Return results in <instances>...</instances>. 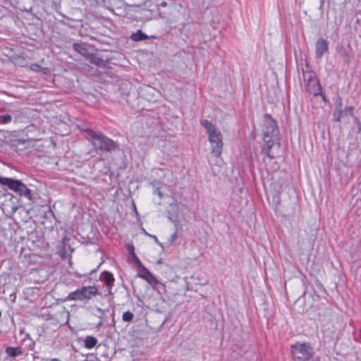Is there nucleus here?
Segmentation results:
<instances>
[{"label":"nucleus","mask_w":361,"mask_h":361,"mask_svg":"<svg viewBox=\"0 0 361 361\" xmlns=\"http://www.w3.org/2000/svg\"><path fill=\"white\" fill-rule=\"evenodd\" d=\"M263 140L265 143L262 148V152L267 157H274L271 153V148L277 145L279 147V129L276 121L269 114L264 117V124L262 128Z\"/></svg>","instance_id":"obj_1"},{"label":"nucleus","mask_w":361,"mask_h":361,"mask_svg":"<svg viewBox=\"0 0 361 361\" xmlns=\"http://www.w3.org/2000/svg\"><path fill=\"white\" fill-rule=\"evenodd\" d=\"M0 184L29 200H32V190L19 180L0 176Z\"/></svg>","instance_id":"obj_2"},{"label":"nucleus","mask_w":361,"mask_h":361,"mask_svg":"<svg viewBox=\"0 0 361 361\" xmlns=\"http://www.w3.org/2000/svg\"><path fill=\"white\" fill-rule=\"evenodd\" d=\"M0 184L29 200H32V190L19 180L0 176Z\"/></svg>","instance_id":"obj_3"},{"label":"nucleus","mask_w":361,"mask_h":361,"mask_svg":"<svg viewBox=\"0 0 361 361\" xmlns=\"http://www.w3.org/2000/svg\"><path fill=\"white\" fill-rule=\"evenodd\" d=\"M87 133L92 140V145L102 151L110 152L117 147L116 142L101 133H97L92 130H87Z\"/></svg>","instance_id":"obj_4"},{"label":"nucleus","mask_w":361,"mask_h":361,"mask_svg":"<svg viewBox=\"0 0 361 361\" xmlns=\"http://www.w3.org/2000/svg\"><path fill=\"white\" fill-rule=\"evenodd\" d=\"M98 295V290L94 286H83L75 291L71 292L67 299L69 300H88Z\"/></svg>","instance_id":"obj_5"},{"label":"nucleus","mask_w":361,"mask_h":361,"mask_svg":"<svg viewBox=\"0 0 361 361\" xmlns=\"http://www.w3.org/2000/svg\"><path fill=\"white\" fill-rule=\"evenodd\" d=\"M201 124L206 129V133L208 136V140L209 142L216 141H223V135L219 128L208 120H202Z\"/></svg>","instance_id":"obj_6"},{"label":"nucleus","mask_w":361,"mask_h":361,"mask_svg":"<svg viewBox=\"0 0 361 361\" xmlns=\"http://www.w3.org/2000/svg\"><path fill=\"white\" fill-rule=\"evenodd\" d=\"M73 49L80 55L85 56L92 63L98 64L97 59L90 54L87 44L85 43H74Z\"/></svg>","instance_id":"obj_7"},{"label":"nucleus","mask_w":361,"mask_h":361,"mask_svg":"<svg viewBox=\"0 0 361 361\" xmlns=\"http://www.w3.org/2000/svg\"><path fill=\"white\" fill-rule=\"evenodd\" d=\"M328 49V42L323 38H319L315 43V57L321 59Z\"/></svg>","instance_id":"obj_8"},{"label":"nucleus","mask_w":361,"mask_h":361,"mask_svg":"<svg viewBox=\"0 0 361 361\" xmlns=\"http://www.w3.org/2000/svg\"><path fill=\"white\" fill-rule=\"evenodd\" d=\"M305 87L307 92L313 96H317L321 93L322 87L318 80L306 82V84H305Z\"/></svg>","instance_id":"obj_9"},{"label":"nucleus","mask_w":361,"mask_h":361,"mask_svg":"<svg viewBox=\"0 0 361 361\" xmlns=\"http://www.w3.org/2000/svg\"><path fill=\"white\" fill-rule=\"evenodd\" d=\"M211 145L210 154L212 156H221L223 150V141L209 142Z\"/></svg>","instance_id":"obj_10"},{"label":"nucleus","mask_w":361,"mask_h":361,"mask_svg":"<svg viewBox=\"0 0 361 361\" xmlns=\"http://www.w3.org/2000/svg\"><path fill=\"white\" fill-rule=\"evenodd\" d=\"M334 121L338 122L342 118V100L341 98H338L336 102V110L333 114Z\"/></svg>","instance_id":"obj_11"},{"label":"nucleus","mask_w":361,"mask_h":361,"mask_svg":"<svg viewBox=\"0 0 361 361\" xmlns=\"http://www.w3.org/2000/svg\"><path fill=\"white\" fill-rule=\"evenodd\" d=\"M103 281L106 283V286L109 288V292H111V287L114 282V278L112 274L108 271H104L102 274Z\"/></svg>","instance_id":"obj_12"},{"label":"nucleus","mask_w":361,"mask_h":361,"mask_svg":"<svg viewBox=\"0 0 361 361\" xmlns=\"http://www.w3.org/2000/svg\"><path fill=\"white\" fill-rule=\"evenodd\" d=\"M98 341L96 337L87 336L84 339V347L87 349H92L97 344Z\"/></svg>","instance_id":"obj_13"},{"label":"nucleus","mask_w":361,"mask_h":361,"mask_svg":"<svg viewBox=\"0 0 361 361\" xmlns=\"http://www.w3.org/2000/svg\"><path fill=\"white\" fill-rule=\"evenodd\" d=\"M302 74L305 84L317 80L315 73L312 71L302 69Z\"/></svg>","instance_id":"obj_14"},{"label":"nucleus","mask_w":361,"mask_h":361,"mask_svg":"<svg viewBox=\"0 0 361 361\" xmlns=\"http://www.w3.org/2000/svg\"><path fill=\"white\" fill-rule=\"evenodd\" d=\"M132 40L135 42H139L142 40H145L149 39V37L142 32L140 30H137L136 32L133 33L130 36Z\"/></svg>","instance_id":"obj_15"},{"label":"nucleus","mask_w":361,"mask_h":361,"mask_svg":"<svg viewBox=\"0 0 361 361\" xmlns=\"http://www.w3.org/2000/svg\"><path fill=\"white\" fill-rule=\"evenodd\" d=\"M209 162L211 166H216L218 167H221L223 164V159L221 156H212L209 159Z\"/></svg>","instance_id":"obj_16"},{"label":"nucleus","mask_w":361,"mask_h":361,"mask_svg":"<svg viewBox=\"0 0 361 361\" xmlns=\"http://www.w3.org/2000/svg\"><path fill=\"white\" fill-rule=\"evenodd\" d=\"M21 205L13 204V203H6L4 204V209H6L8 212H9L11 214H14L19 207H20Z\"/></svg>","instance_id":"obj_17"},{"label":"nucleus","mask_w":361,"mask_h":361,"mask_svg":"<svg viewBox=\"0 0 361 361\" xmlns=\"http://www.w3.org/2000/svg\"><path fill=\"white\" fill-rule=\"evenodd\" d=\"M140 273L137 274V277L145 279L146 277L150 274V271L141 263L138 265Z\"/></svg>","instance_id":"obj_18"},{"label":"nucleus","mask_w":361,"mask_h":361,"mask_svg":"<svg viewBox=\"0 0 361 361\" xmlns=\"http://www.w3.org/2000/svg\"><path fill=\"white\" fill-rule=\"evenodd\" d=\"M145 280L153 288H155L157 285L160 283V282L152 273H150V274H149Z\"/></svg>","instance_id":"obj_19"},{"label":"nucleus","mask_w":361,"mask_h":361,"mask_svg":"<svg viewBox=\"0 0 361 361\" xmlns=\"http://www.w3.org/2000/svg\"><path fill=\"white\" fill-rule=\"evenodd\" d=\"M6 352L7 355L10 357H16L20 353V351L18 350V348H12V347L7 348L6 350Z\"/></svg>","instance_id":"obj_20"},{"label":"nucleus","mask_w":361,"mask_h":361,"mask_svg":"<svg viewBox=\"0 0 361 361\" xmlns=\"http://www.w3.org/2000/svg\"><path fill=\"white\" fill-rule=\"evenodd\" d=\"M133 317H134V315L130 311H127V312H123V314L122 315V319L124 322H129L132 321V319H133Z\"/></svg>","instance_id":"obj_21"},{"label":"nucleus","mask_w":361,"mask_h":361,"mask_svg":"<svg viewBox=\"0 0 361 361\" xmlns=\"http://www.w3.org/2000/svg\"><path fill=\"white\" fill-rule=\"evenodd\" d=\"M353 111L354 108L353 106H346L344 109H342V117L345 115L353 116Z\"/></svg>","instance_id":"obj_22"},{"label":"nucleus","mask_w":361,"mask_h":361,"mask_svg":"<svg viewBox=\"0 0 361 361\" xmlns=\"http://www.w3.org/2000/svg\"><path fill=\"white\" fill-rule=\"evenodd\" d=\"M11 121V116L8 114H4L0 116V123L2 124H6Z\"/></svg>","instance_id":"obj_23"},{"label":"nucleus","mask_w":361,"mask_h":361,"mask_svg":"<svg viewBox=\"0 0 361 361\" xmlns=\"http://www.w3.org/2000/svg\"><path fill=\"white\" fill-rule=\"evenodd\" d=\"M177 238H178L177 232L173 233L171 235V237L167 240V241L166 242V245L167 246L171 245L176 240Z\"/></svg>","instance_id":"obj_24"},{"label":"nucleus","mask_w":361,"mask_h":361,"mask_svg":"<svg viewBox=\"0 0 361 361\" xmlns=\"http://www.w3.org/2000/svg\"><path fill=\"white\" fill-rule=\"evenodd\" d=\"M40 67L37 63H32L29 66V69L34 72H39Z\"/></svg>","instance_id":"obj_25"},{"label":"nucleus","mask_w":361,"mask_h":361,"mask_svg":"<svg viewBox=\"0 0 361 361\" xmlns=\"http://www.w3.org/2000/svg\"><path fill=\"white\" fill-rule=\"evenodd\" d=\"M130 257H132L133 262L137 264V266L139 264H141V262L140 261V259H138V257H137L136 254L135 253V252H133V253H131L130 255Z\"/></svg>","instance_id":"obj_26"},{"label":"nucleus","mask_w":361,"mask_h":361,"mask_svg":"<svg viewBox=\"0 0 361 361\" xmlns=\"http://www.w3.org/2000/svg\"><path fill=\"white\" fill-rule=\"evenodd\" d=\"M354 122L357 124V131L359 133H361V123H360V121L357 119V118H354Z\"/></svg>","instance_id":"obj_27"},{"label":"nucleus","mask_w":361,"mask_h":361,"mask_svg":"<svg viewBox=\"0 0 361 361\" xmlns=\"http://www.w3.org/2000/svg\"><path fill=\"white\" fill-rule=\"evenodd\" d=\"M149 237H151L152 238L154 239V240L155 241V243L157 244H158L159 245H160L161 247H163V245L161 243H160L157 238V237L156 235H149Z\"/></svg>","instance_id":"obj_28"},{"label":"nucleus","mask_w":361,"mask_h":361,"mask_svg":"<svg viewBox=\"0 0 361 361\" xmlns=\"http://www.w3.org/2000/svg\"><path fill=\"white\" fill-rule=\"evenodd\" d=\"M49 71H50V70L48 68L40 67L39 72H42L44 75L48 74L49 73Z\"/></svg>","instance_id":"obj_29"},{"label":"nucleus","mask_w":361,"mask_h":361,"mask_svg":"<svg viewBox=\"0 0 361 361\" xmlns=\"http://www.w3.org/2000/svg\"><path fill=\"white\" fill-rule=\"evenodd\" d=\"M154 194L157 195L160 198H162L163 195L159 188H156L154 191Z\"/></svg>","instance_id":"obj_30"},{"label":"nucleus","mask_w":361,"mask_h":361,"mask_svg":"<svg viewBox=\"0 0 361 361\" xmlns=\"http://www.w3.org/2000/svg\"><path fill=\"white\" fill-rule=\"evenodd\" d=\"M127 247H128V250L129 252V254L130 255L131 253H133V252H134V247L132 245H128Z\"/></svg>","instance_id":"obj_31"},{"label":"nucleus","mask_w":361,"mask_h":361,"mask_svg":"<svg viewBox=\"0 0 361 361\" xmlns=\"http://www.w3.org/2000/svg\"><path fill=\"white\" fill-rule=\"evenodd\" d=\"M157 6H161V7H166L167 6V3H166V1H161L160 3H159L157 4Z\"/></svg>","instance_id":"obj_32"},{"label":"nucleus","mask_w":361,"mask_h":361,"mask_svg":"<svg viewBox=\"0 0 361 361\" xmlns=\"http://www.w3.org/2000/svg\"><path fill=\"white\" fill-rule=\"evenodd\" d=\"M63 244L64 249H66V238L63 239Z\"/></svg>","instance_id":"obj_33"},{"label":"nucleus","mask_w":361,"mask_h":361,"mask_svg":"<svg viewBox=\"0 0 361 361\" xmlns=\"http://www.w3.org/2000/svg\"><path fill=\"white\" fill-rule=\"evenodd\" d=\"M143 232H144V233H145V235H148V236H149V234L148 233H147V231H146L145 230H143Z\"/></svg>","instance_id":"obj_34"},{"label":"nucleus","mask_w":361,"mask_h":361,"mask_svg":"<svg viewBox=\"0 0 361 361\" xmlns=\"http://www.w3.org/2000/svg\"><path fill=\"white\" fill-rule=\"evenodd\" d=\"M10 196H11V200H13L15 198V197L13 195H11Z\"/></svg>","instance_id":"obj_35"},{"label":"nucleus","mask_w":361,"mask_h":361,"mask_svg":"<svg viewBox=\"0 0 361 361\" xmlns=\"http://www.w3.org/2000/svg\"><path fill=\"white\" fill-rule=\"evenodd\" d=\"M97 310L99 312H103V310L101 308H98Z\"/></svg>","instance_id":"obj_36"},{"label":"nucleus","mask_w":361,"mask_h":361,"mask_svg":"<svg viewBox=\"0 0 361 361\" xmlns=\"http://www.w3.org/2000/svg\"><path fill=\"white\" fill-rule=\"evenodd\" d=\"M133 206H134L135 210L136 211V206L135 204H133Z\"/></svg>","instance_id":"obj_37"},{"label":"nucleus","mask_w":361,"mask_h":361,"mask_svg":"<svg viewBox=\"0 0 361 361\" xmlns=\"http://www.w3.org/2000/svg\"><path fill=\"white\" fill-rule=\"evenodd\" d=\"M360 342H361V329H360Z\"/></svg>","instance_id":"obj_38"}]
</instances>
